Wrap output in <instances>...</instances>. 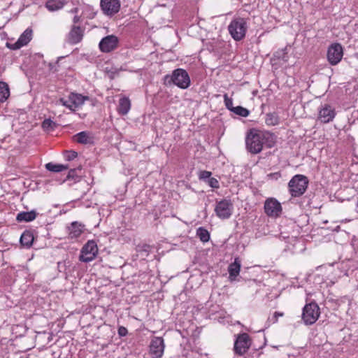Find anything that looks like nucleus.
<instances>
[{
	"label": "nucleus",
	"instance_id": "25",
	"mask_svg": "<svg viewBox=\"0 0 358 358\" xmlns=\"http://www.w3.org/2000/svg\"><path fill=\"white\" fill-rule=\"evenodd\" d=\"M45 169L52 172L59 173L64 170L68 169L67 165H63L59 164H53L52 162H49L45 164Z\"/></svg>",
	"mask_w": 358,
	"mask_h": 358
},
{
	"label": "nucleus",
	"instance_id": "10",
	"mask_svg": "<svg viewBox=\"0 0 358 358\" xmlns=\"http://www.w3.org/2000/svg\"><path fill=\"white\" fill-rule=\"evenodd\" d=\"M150 355L152 358H161L164 351V342L162 337H154L150 344Z\"/></svg>",
	"mask_w": 358,
	"mask_h": 358
},
{
	"label": "nucleus",
	"instance_id": "3",
	"mask_svg": "<svg viewBox=\"0 0 358 358\" xmlns=\"http://www.w3.org/2000/svg\"><path fill=\"white\" fill-rule=\"evenodd\" d=\"M166 84H174L181 89H186L190 85V78L188 73L182 69L174 70L171 75H167L164 78Z\"/></svg>",
	"mask_w": 358,
	"mask_h": 358
},
{
	"label": "nucleus",
	"instance_id": "42",
	"mask_svg": "<svg viewBox=\"0 0 358 358\" xmlns=\"http://www.w3.org/2000/svg\"><path fill=\"white\" fill-rule=\"evenodd\" d=\"M78 8H73L72 10H71V13H78Z\"/></svg>",
	"mask_w": 358,
	"mask_h": 358
},
{
	"label": "nucleus",
	"instance_id": "34",
	"mask_svg": "<svg viewBox=\"0 0 358 358\" xmlns=\"http://www.w3.org/2000/svg\"><path fill=\"white\" fill-rule=\"evenodd\" d=\"M81 171V169H71L69 171V173L67 175V179H76L77 178H78V176L77 175V171Z\"/></svg>",
	"mask_w": 358,
	"mask_h": 358
},
{
	"label": "nucleus",
	"instance_id": "18",
	"mask_svg": "<svg viewBox=\"0 0 358 358\" xmlns=\"http://www.w3.org/2000/svg\"><path fill=\"white\" fill-rule=\"evenodd\" d=\"M84 227V224L77 221L71 222V225L67 227L69 237L71 239L78 238L83 234Z\"/></svg>",
	"mask_w": 358,
	"mask_h": 358
},
{
	"label": "nucleus",
	"instance_id": "29",
	"mask_svg": "<svg viewBox=\"0 0 358 358\" xmlns=\"http://www.w3.org/2000/svg\"><path fill=\"white\" fill-rule=\"evenodd\" d=\"M231 111L234 112L236 115H238L244 117H248L250 113L249 110L247 108L240 106H236L233 109H231Z\"/></svg>",
	"mask_w": 358,
	"mask_h": 358
},
{
	"label": "nucleus",
	"instance_id": "36",
	"mask_svg": "<svg viewBox=\"0 0 358 358\" xmlns=\"http://www.w3.org/2000/svg\"><path fill=\"white\" fill-rule=\"evenodd\" d=\"M208 184L210 187L213 188H219V182L218 180L215 178H210L208 180Z\"/></svg>",
	"mask_w": 358,
	"mask_h": 358
},
{
	"label": "nucleus",
	"instance_id": "33",
	"mask_svg": "<svg viewBox=\"0 0 358 358\" xmlns=\"http://www.w3.org/2000/svg\"><path fill=\"white\" fill-rule=\"evenodd\" d=\"M224 103H225L227 108L231 111V109H233L235 108L233 106L232 99L229 98L227 94H225L224 95Z\"/></svg>",
	"mask_w": 358,
	"mask_h": 358
},
{
	"label": "nucleus",
	"instance_id": "4",
	"mask_svg": "<svg viewBox=\"0 0 358 358\" xmlns=\"http://www.w3.org/2000/svg\"><path fill=\"white\" fill-rule=\"evenodd\" d=\"M247 29L246 20L242 17L234 18L228 27L231 37L237 41L242 40L245 36Z\"/></svg>",
	"mask_w": 358,
	"mask_h": 358
},
{
	"label": "nucleus",
	"instance_id": "40",
	"mask_svg": "<svg viewBox=\"0 0 358 358\" xmlns=\"http://www.w3.org/2000/svg\"><path fill=\"white\" fill-rule=\"evenodd\" d=\"M268 177H273V178H278L279 177H280V173H271L268 176Z\"/></svg>",
	"mask_w": 358,
	"mask_h": 358
},
{
	"label": "nucleus",
	"instance_id": "17",
	"mask_svg": "<svg viewBox=\"0 0 358 358\" xmlns=\"http://www.w3.org/2000/svg\"><path fill=\"white\" fill-rule=\"evenodd\" d=\"M131 103L129 97L125 95H120L119 103L117 106V111L121 115H126L131 109Z\"/></svg>",
	"mask_w": 358,
	"mask_h": 358
},
{
	"label": "nucleus",
	"instance_id": "26",
	"mask_svg": "<svg viewBox=\"0 0 358 358\" xmlns=\"http://www.w3.org/2000/svg\"><path fill=\"white\" fill-rule=\"evenodd\" d=\"M196 236L203 243L208 242L210 239V234L208 231L201 227L197 229Z\"/></svg>",
	"mask_w": 358,
	"mask_h": 358
},
{
	"label": "nucleus",
	"instance_id": "7",
	"mask_svg": "<svg viewBox=\"0 0 358 358\" xmlns=\"http://www.w3.org/2000/svg\"><path fill=\"white\" fill-rule=\"evenodd\" d=\"M98 253V248L95 241H88L82 248L79 259L83 262H90L95 259Z\"/></svg>",
	"mask_w": 358,
	"mask_h": 358
},
{
	"label": "nucleus",
	"instance_id": "43",
	"mask_svg": "<svg viewBox=\"0 0 358 358\" xmlns=\"http://www.w3.org/2000/svg\"><path fill=\"white\" fill-rule=\"evenodd\" d=\"M257 91H253V95L255 96L257 94Z\"/></svg>",
	"mask_w": 358,
	"mask_h": 358
},
{
	"label": "nucleus",
	"instance_id": "9",
	"mask_svg": "<svg viewBox=\"0 0 358 358\" xmlns=\"http://www.w3.org/2000/svg\"><path fill=\"white\" fill-rule=\"evenodd\" d=\"M343 56V47L340 43L331 44L327 50V59L331 65H336Z\"/></svg>",
	"mask_w": 358,
	"mask_h": 358
},
{
	"label": "nucleus",
	"instance_id": "5",
	"mask_svg": "<svg viewBox=\"0 0 358 358\" xmlns=\"http://www.w3.org/2000/svg\"><path fill=\"white\" fill-rule=\"evenodd\" d=\"M320 314V308L317 303L313 301L303 307L302 320L306 325H310L317 320Z\"/></svg>",
	"mask_w": 358,
	"mask_h": 358
},
{
	"label": "nucleus",
	"instance_id": "13",
	"mask_svg": "<svg viewBox=\"0 0 358 358\" xmlns=\"http://www.w3.org/2000/svg\"><path fill=\"white\" fill-rule=\"evenodd\" d=\"M336 116L335 109L329 104L321 105L318 109V120L322 123L331 122Z\"/></svg>",
	"mask_w": 358,
	"mask_h": 358
},
{
	"label": "nucleus",
	"instance_id": "19",
	"mask_svg": "<svg viewBox=\"0 0 358 358\" xmlns=\"http://www.w3.org/2000/svg\"><path fill=\"white\" fill-rule=\"evenodd\" d=\"M83 37V30L79 26H73L69 34V41L72 44L80 42Z\"/></svg>",
	"mask_w": 358,
	"mask_h": 358
},
{
	"label": "nucleus",
	"instance_id": "23",
	"mask_svg": "<svg viewBox=\"0 0 358 358\" xmlns=\"http://www.w3.org/2000/svg\"><path fill=\"white\" fill-rule=\"evenodd\" d=\"M37 213L34 210H31V211H22L19 213L16 216V220L19 222H31L36 219L37 216Z\"/></svg>",
	"mask_w": 358,
	"mask_h": 358
},
{
	"label": "nucleus",
	"instance_id": "2",
	"mask_svg": "<svg viewBox=\"0 0 358 358\" xmlns=\"http://www.w3.org/2000/svg\"><path fill=\"white\" fill-rule=\"evenodd\" d=\"M308 180L306 176L301 174L295 175L288 183L289 192L292 197H299L306 191Z\"/></svg>",
	"mask_w": 358,
	"mask_h": 358
},
{
	"label": "nucleus",
	"instance_id": "1",
	"mask_svg": "<svg viewBox=\"0 0 358 358\" xmlns=\"http://www.w3.org/2000/svg\"><path fill=\"white\" fill-rule=\"evenodd\" d=\"M273 136L270 133H264L256 129H250L245 138L246 148L252 154L259 153L264 145L271 148L274 142Z\"/></svg>",
	"mask_w": 358,
	"mask_h": 358
},
{
	"label": "nucleus",
	"instance_id": "30",
	"mask_svg": "<svg viewBox=\"0 0 358 358\" xmlns=\"http://www.w3.org/2000/svg\"><path fill=\"white\" fill-rule=\"evenodd\" d=\"M283 315H284L283 313L277 312V311L273 313V315L271 317L268 318V320H267L268 327H269L271 324L276 323L278 322V317H282Z\"/></svg>",
	"mask_w": 358,
	"mask_h": 358
},
{
	"label": "nucleus",
	"instance_id": "6",
	"mask_svg": "<svg viewBox=\"0 0 358 358\" xmlns=\"http://www.w3.org/2000/svg\"><path fill=\"white\" fill-rule=\"evenodd\" d=\"M234 204L230 199H222L216 202L215 213L222 220H227L232 215Z\"/></svg>",
	"mask_w": 358,
	"mask_h": 358
},
{
	"label": "nucleus",
	"instance_id": "35",
	"mask_svg": "<svg viewBox=\"0 0 358 358\" xmlns=\"http://www.w3.org/2000/svg\"><path fill=\"white\" fill-rule=\"evenodd\" d=\"M55 124V123L50 119H45L42 123V127L45 129H48L49 128H52Z\"/></svg>",
	"mask_w": 358,
	"mask_h": 358
},
{
	"label": "nucleus",
	"instance_id": "28",
	"mask_svg": "<svg viewBox=\"0 0 358 358\" xmlns=\"http://www.w3.org/2000/svg\"><path fill=\"white\" fill-rule=\"evenodd\" d=\"M266 123L267 125H277L279 123V117L276 113H268L266 115Z\"/></svg>",
	"mask_w": 358,
	"mask_h": 358
},
{
	"label": "nucleus",
	"instance_id": "27",
	"mask_svg": "<svg viewBox=\"0 0 358 358\" xmlns=\"http://www.w3.org/2000/svg\"><path fill=\"white\" fill-rule=\"evenodd\" d=\"M96 11L94 10V7L90 5H86L84 7L83 14L87 18V19H93L95 17L96 15Z\"/></svg>",
	"mask_w": 358,
	"mask_h": 358
},
{
	"label": "nucleus",
	"instance_id": "37",
	"mask_svg": "<svg viewBox=\"0 0 358 358\" xmlns=\"http://www.w3.org/2000/svg\"><path fill=\"white\" fill-rule=\"evenodd\" d=\"M10 91H0V102L5 101L10 96Z\"/></svg>",
	"mask_w": 358,
	"mask_h": 358
},
{
	"label": "nucleus",
	"instance_id": "38",
	"mask_svg": "<svg viewBox=\"0 0 358 358\" xmlns=\"http://www.w3.org/2000/svg\"><path fill=\"white\" fill-rule=\"evenodd\" d=\"M117 333L120 337H122L127 335L128 331L126 327L120 326L118 328Z\"/></svg>",
	"mask_w": 358,
	"mask_h": 358
},
{
	"label": "nucleus",
	"instance_id": "32",
	"mask_svg": "<svg viewBox=\"0 0 358 358\" xmlns=\"http://www.w3.org/2000/svg\"><path fill=\"white\" fill-rule=\"evenodd\" d=\"M78 153L76 151L69 150L66 151L64 155L66 160L71 161L77 157Z\"/></svg>",
	"mask_w": 358,
	"mask_h": 358
},
{
	"label": "nucleus",
	"instance_id": "14",
	"mask_svg": "<svg viewBox=\"0 0 358 358\" xmlns=\"http://www.w3.org/2000/svg\"><path fill=\"white\" fill-rule=\"evenodd\" d=\"M264 211L268 216L277 217L282 213L281 204L275 199H268L264 203Z\"/></svg>",
	"mask_w": 358,
	"mask_h": 358
},
{
	"label": "nucleus",
	"instance_id": "24",
	"mask_svg": "<svg viewBox=\"0 0 358 358\" xmlns=\"http://www.w3.org/2000/svg\"><path fill=\"white\" fill-rule=\"evenodd\" d=\"M65 0H48L45 6L50 11L59 10L65 5Z\"/></svg>",
	"mask_w": 358,
	"mask_h": 358
},
{
	"label": "nucleus",
	"instance_id": "31",
	"mask_svg": "<svg viewBox=\"0 0 358 358\" xmlns=\"http://www.w3.org/2000/svg\"><path fill=\"white\" fill-rule=\"evenodd\" d=\"M211 175H212V173L210 171H201L199 173V180H203V181H206L207 180H208L209 178H210Z\"/></svg>",
	"mask_w": 358,
	"mask_h": 358
},
{
	"label": "nucleus",
	"instance_id": "16",
	"mask_svg": "<svg viewBox=\"0 0 358 358\" xmlns=\"http://www.w3.org/2000/svg\"><path fill=\"white\" fill-rule=\"evenodd\" d=\"M32 34L33 31L31 28L25 29V31L20 35L18 40L12 45V48L13 50H17L24 45H27L32 38Z\"/></svg>",
	"mask_w": 358,
	"mask_h": 358
},
{
	"label": "nucleus",
	"instance_id": "15",
	"mask_svg": "<svg viewBox=\"0 0 358 358\" xmlns=\"http://www.w3.org/2000/svg\"><path fill=\"white\" fill-rule=\"evenodd\" d=\"M85 99V96L80 94L71 92L68 99H60V101L62 103L63 106L74 110L76 108L84 103Z\"/></svg>",
	"mask_w": 358,
	"mask_h": 358
},
{
	"label": "nucleus",
	"instance_id": "8",
	"mask_svg": "<svg viewBox=\"0 0 358 358\" xmlns=\"http://www.w3.org/2000/svg\"><path fill=\"white\" fill-rule=\"evenodd\" d=\"M252 344L250 336L246 333L238 335L234 345L236 355L242 356L247 352Z\"/></svg>",
	"mask_w": 358,
	"mask_h": 358
},
{
	"label": "nucleus",
	"instance_id": "11",
	"mask_svg": "<svg viewBox=\"0 0 358 358\" xmlns=\"http://www.w3.org/2000/svg\"><path fill=\"white\" fill-rule=\"evenodd\" d=\"M119 43L118 38L115 35H108L99 42V47L102 52H110L115 50Z\"/></svg>",
	"mask_w": 358,
	"mask_h": 358
},
{
	"label": "nucleus",
	"instance_id": "22",
	"mask_svg": "<svg viewBox=\"0 0 358 358\" xmlns=\"http://www.w3.org/2000/svg\"><path fill=\"white\" fill-rule=\"evenodd\" d=\"M241 262L239 257H236L234 262L229 264L228 272L229 278L233 280L238 275L241 271Z\"/></svg>",
	"mask_w": 358,
	"mask_h": 358
},
{
	"label": "nucleus",
	"instance_id": "20",
	"mask_svg": "<svg viewBox=\"0 0 358 358\" xmlns=\"http://www.w3.org/2000/svg\"><path fill=\"white\" fill-rule=\"evenodd\" d=\"M74 141L80 144H92L94 137L89 131H80L73 136Z\"/></svg>",
	"mask_w": 358,
	"mask_h": 358
},
{
	"label": "nucleus",
	"instance_id": "41",
	"mask_svg": "<svg viewBox=\"0 0 358 358\" xmlns=\"http://www.w3.org/2000/svg\"><path fill=\"white\" fill-rule=\"evenodd\" d=\"M73 22L76 24V23H78L79 21H80V17L78 16V15H76L74 17H73Z\"/></svg>",
	"mask_w": 358,
	"mask_h": 358
},
{
	"label": "nucleus",
	"instance_id": "39",
	"mask_svg": "<svg viewBox=\"0 0 358 358\" xmlns=\"http://www.w3.org/2000/svg\"><path fill=\"white\" fill-rule=\"evenodd\" d=\"M0 90H9L8 85L5 82L0 81Z\"/></svg>",
	"mask_w": 358,
	"mask_h": 358
},
{
	"label": "nucleus",
	"instance_id": "21",
	"mask_svg": "<svg viewBox=\"0 0 358 358\" xmlns=\"http://www.w3.org/2000/svg\"><path fill=\"white\" fill-rule=\"evenodd\" d=\"M34 240L33 231L31 230H25L20 236V242L22 247L29 248L31 247Z\"/></svg>",
	"mask_w": 358,
	"mask_h": 358
},
{
	"label": "nucleus",
	"instance_id": "12",
	"mask_svg": "<svg viewBox=\"0 0 358 358\" xmlns=\"http://www.w3.org/2000/svg\"><path fill=\"white\" fill-rule=\"evenodd\" d=\"M100 6L104 15L113 16L120 9V0H101Z\"/></svg>",
	"mask_w": 358,
	"mask_h": 358
}]
</instances>
